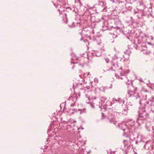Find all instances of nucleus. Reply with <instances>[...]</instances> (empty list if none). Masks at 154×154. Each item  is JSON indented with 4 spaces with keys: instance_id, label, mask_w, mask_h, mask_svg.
Here are the masks:
<instances>
[{
    "instance_id": "obj_4",
    "label": "nucleus",
    "mask_w": 154,
    "mask_h": 154,
    "mask_svg": "<svg viewBox=\"0 0 154 154\" xmlns=\"http://www.w3.org/2000/svg\"><path fill=\"white\" fill-rule=\"evenodd\" d=\"M119 72H120V75H123L124 74V72H123L122 73V72H120V71H119Z\"/></svg>"
},
{
    "instance_id": "obj_7",
    "label": "nucleus",
    "mask_w": 154,
    "mask_h": 154,
    "mask_svg": "<svg viewBox=\"0 0 154 154\" xmlns=\"http://www.w3.org/2000/svg\"><path fill=\"white\" fill-rule=\"evenodd\" d=\"M133 93V92H129V93H128V94H130V93Z\"/></svg>"
},
{
    "instance_id": "obj_8",
    "label": "nucleus",
    "mask_w": 154,
    "mask_h": 154,
    "mask_svg": "<svg viewBox=\"0 0 154 154\" xmlns=\"http://www.w3.org/2000/svg\"><path fill=\"white\" fill-rule=\"evenodd\" d=\"M89 74H90V73H89V72H88V75H89Z\"/></svg>"
},
{
    "instance_id": "obj_1",
    "label": "nucleus",
    "mask_w": 154,
    "mask_h": 154,
    "mask_svg": "<svg viewBox=\"0 0 154 154\" xmlns=\"http://www.w3.org/2000/svg\"><path fill=\"white\" fill-rule=\"evenodd\" d=\"M124 148L125 149H129L130 146V143L127 141L124 140Z\"/></svg>"
},
{
    "instance_id": "obj_9",
    "label": "nucleus",
    "mask_w": 154,
    "mask_h": 154,
    "mask_svg": "<svg viewBox=\"0 0 154 154\" xmlns=\"http://www.w3.org/2000/svg\"><path fill=\"white\" fill-rule=\"evenodd\" d=\"M129 97H131V95H129Z\"/></svg>"
},
{
    "instance_id": "obj_2",
    "label": "nucleus",
    "mask_w": 154,
    "mask_h": 154,
    "mask_svg": "<svg viewBox=\"0 0 154 154\" xmlns=\"http://www.w3.org/2000/svg\"><path fill=\"white\" fill-rule=\"evenodd\" d=\"M67 112L68 113V114L69 115H70L74 113L73 111L71 109H70L69 110V111H67Z\"/></svg>"
},
{
    "instance_id": "obj_10",
    "label": "nucleus",
    "mask_w": 154,
    "mask_h": 154,
    "mask_svg": "<svg viewBox=\"0 0 154 154\" xmlns=\"http://www.w3.org/2000/svg\"><path fill=\"white\" fill-rule=\"evenodd\" d=\"M120 69V70H122V69H121H121Z\"/></svg>"
},
{
    "instance_id": "obj_5",
    "label": "nucleus",
    "mask_w": 154,
    "mask_h": 154,
    "mask_svg": "<svg viewBox=\"0 0 154 154\" xmlns=\"http://www.w3.org/2000/svg\"><path fill=\"white\" fill-rule=\"evenodd\" d=\"M83 112H86V109H82V111Z\"/></svg>"
},
{
    "instance_id": "obj_3",
    "label": "nucleus",
    "mask_w": 154,
    "mask_h": 154,
    "mask_svg": "<svg viewBox=\"0 0 154 154\" xmlns=\"http://www.w3.org/2000/svg\"><path fill=\"white\" fill-rule=\"evenodd\" d=\"M105 61L107 63H108L109 61V59L108 58H106L105 59Z\"/></svg>"
},
{
    "instance_id": "obj_6",
    "label": "nucleus",
    "mask_w": 154,
    "mask_h": 154,
    "mask_svg": "<svg viewBox=\"0 0 154 154\" xmlns=\"http://www.w3.org/2000/svg\"><path fill=\"white\" fill-rule=\"evenodd\" d=\"M91 106L92 107L94 108V106H92V105H91Z\"/></svg>"
}]
</instances>
